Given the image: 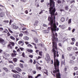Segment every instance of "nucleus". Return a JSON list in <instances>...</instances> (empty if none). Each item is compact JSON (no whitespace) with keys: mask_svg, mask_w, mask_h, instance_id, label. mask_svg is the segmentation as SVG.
I'll return each instance as SVG.
<instances>
[{"mask_svg":"<svg viewBox=\"0 0 78 78\" xmlns=\"http://www.w3.org/2000/svg\"><path fill=\"white\" fill-rule=\"evenodd\" d=\"M54 25H55V26H54L53 27V26H52L51 30L52 31V38L53 47L52 51L54 52V59H55V58H56V51L55 50H57V44H56V42H57V41H58V38L57 37L58 35H57V34L56 33H55V34L53 33V32L54 31L55 32L56 31H58L59 30V28H57V26H56L55 23H54Z\"/></svg>","mask_w":78,"mask_h":78,"instance_id":"f257e3e1","label":"nucleus"},{"mask_svg":"<svg viewBox=\"0 0 78 78\" xmlns=\"http://www.w3.org/2000/svg\"><path fill=\"white\" fill-rule=\"evenodd\" d=\"M59 62L58 60L56 59H54V65L55 68V70L53 71L54 73H56V78H61V74L59 73Z\"/></svg>","mask_w":78,"mask_h":78,"instance_id":"f03ea898","label":"nucleus"},{"mask_svg":"<svg viewBox=\"0 0 78 78\" xmlns=\"http://www.w3.org/2000/svg\"><path fill=\"white\" fill-rule=\"evenodd\" d=\"M47 5L48 7H50L49 8L50 14H51V15H53L54 13L56 11L55 8V2L53 0H50V3H47Z\"/></svg>","mask_w":78,"mask_h":78,"instance_id":"7ed1b4c3","label":"nucleus"},{"mask_svg":"<svg viewBox=\"0 0 78 78\" xmlns=\"http://www.w3.org/2000/svg\"><path fill=\"white\" fill-rule=\"evenodd\" d=\"M48 21H50V25L51 26H53V27H54V26H55V25L53 24V18L50 16H49L48 19Z\"/></svg>","mask_w":78,"mask_h":78,"instance_id":"20e7f679","label":"nucleus"},{"mask_svg":"<svg viewBox=\"0 0 78 78\" xmlns=\"http://www.w3.org/2000/svg\"><path fill=\"white\" fill-rule=\"evenodd\" d=\"M16 70H12V72H14V73H18L17 71L18 72H21L22 71V69L20 68L17 67L15 68Z\"/></svg>","mask_w":78,"mask_h":78,"instance_id":"39448f33","label":"nucleus"},{"mask_svg":"<svg viewBox=\"0 0 78 78\" xmlns=\"http://www.w3.org/2000/svg\"><path fill=\"white\" fill-rule=\"evenodd\" d=\"M45 59L48 63H49V61H50L51 60L50 58V55H49V54H47L46 55V58H45Z\"/></svg>","mask_w":78,"mask_h":78,"instance_id":"423d86ee","label":"nucleus"},{"mask_svg":"<svg viewBox=\"0 0 78 78\" xmlns=\"http://www.w3.org/2000/svg\"><path fill=\"white\" fill-rule=\"evenodd\" d=\"M12 28L15 29V30H17V29L19 28V27L17 26H16V25L14 23H13L12 25Z\"/></svg>","mask_w":78,"mask_h":78,"instance_id":"0eeeda50","label":"nucleus"},{"mask_svg":"<svg viewBox=\"0 0 78 78\" xmlns=\"http://www.w3.org/2000/svg\"><path fill=\"white\" fill-rule=\"evenodd\" d=\"M0 42L2 45H5L6 44V42L4 41V40L1 38H0Z\"/></svg>","mask_w":78,"mask_h":78,"instance_id":"6e6552de","label":"nucleus"},{"mask_svg":"<svg viewBox=\"0 0 78 78\" xmlns=\"http://www.w3.org/2000/svg\"><path fill=\"white\" fill-rule=\"evenodd\" d=\"M13 78H19L20 77V75L19 74H15L12 75Z\"/></svg>","mask_w":78,"mask_h":78,"instance_id":"1a4fd4ad","label":"nucleus"},{"mask_svg":"<svg viewBox=\"0 0 78 78\" xmlns=\"http://www.w3.org/2000/svg\"><path fill=\"white\" fill-rule=\"evenodd\" d=\"M19 44H21V45H23L24 44V42L23 41L21 40L18 42Z\"/></svg>","mask_w":78,"mask_h":78,"instance_id":"9d476101","label":"nucleus"},{"mask_svg":"<svg viewBox=\"0 0 78 78\" xmlns=\"http://www.w3.org/2000/svg\"><path fill=\"white\" fill-rule=\"evenodd\" d=\"M5 16V13L3 12H2L0 13V17H2Z\"/></svg>","mask_w":78,"mask_h":78,"instance_id":"9b49d317","label":"nucleus"},{"mask_svg":"<svg viewBox=\"0 0 78 78\" xmlns=\"http://www.w3.org/2000/svg\"><path fill=\"white\" fill-rule=\"evenodd\" d=\"M23 39L25 41H28L29 39V38L27 36H24L23 37Z\"/></svg>","mask_w":78,"mask_h":78,"instance_id":"f8f14e48","label":"nucleus"},{"mask_svg":"<svg viewBox=\"0 0 78 78\" xmlns=\"http://www.w3.org/2000/svg\"><path fill=\"white\" fill-rule=\"evenodd\" d=\"M39 23V21H38V20L35 21L34 24V26H37V23Z\"/></svg>","mask_w":78,"mask_h":78,"instance_id":"ddd939ff","label":"nucleus"},{"mask_svg":"<svg viewBox=\"0 0 78 78\" xmlns=\"http://www.w3.org/2000/svg\"><path fill=\"white\" fill-rule=\"evenodd\" d=\"M10 38L11 39L13 40V41H15V40H16V38L12 36H10Z\"/></svg>","mask_w":78,"mask_h":78,"instance_id":"4468645a","label":"nucleus"},{"mask_svg":"<svg viewBox=\"0 0 78 78\" xmlns=\"http://www.w3.org/2000/svg\"><path fill=\"white\" fill-rule=\"evenodd\" d=\"M16 55L17 53H12L11 54L12 57H14V56H16Z\"/></svg>","mask_w":78,"mask_h":78,"instance_id":"2eb2a0df","label":"nucleus"},{"mask_svg":"<svg viewBox=\"0 0 78 78\" xmlns=\"http://www.w3.org/2000/svg\"><path fill=\"white\" fill-rule=\"evenodd\" d=\"M55 12H54V14L53 15H51V13H50V15L51 16V17H52V18L53 19V16L54 17V19H56V18L55 17Z\"/></svg>","mask_w":78,"mask_h":78,"instance_id":"dca6fc26","label":"nucleus"},{"mask_svg":"<svg viewBox=\"0 0 78 78\" xmlns=\"http://www.w3.org/2000/svg\"><path fill=\"white\" fill-rule=\"evenodd\" d=\"M3 69L4 70H5V72H8V69L4 67L3 68Z\"/></svg>","mask_w":78,"mask_h":78,"instance_id":"f3484780","label":"nucleus"},{"mask_svg":"<svg viewBox=\"0 0 78 78\" xmlns=\"http://www.w3.org/2000/svg\"><path fill=\"white\" fill-rule=\"evenodd\" d=\"M71 22H72V19H69L68 20L69 25V24H70Z\"/></svg>","mask_w":78,"mask_h":78,"instance_id":"a211bd4d","label":"nucleus"},{"mask_svg":"<svg viewBox=\"0 0 78 78\" xmlns=\"http://www.w3.org/2000/svg\"><path fill=\"white\" fill-rule=\"evenodd\" d=\"M61 21L62 22H64L65 21V18L64 17H62L61 18Z\"/></svg>","mask_w":78,"mask_h":78,"instance_id":"6ab92c4d","label":"nucleus"},{"mask_svg":"<svg viewBox=\"0 0 78 78\" xmlns=\"http://www.w3.org/2000/svg\"><path fill=\"white\" fill-rule=\"evenodd\" d=\"M13 60L14 62H17V58H13Z\"/></svg>","mask_w":78,"mask_h":78,"instance_id":"aec40b11","label":"nucleus"},{"mask_svg":"<svg viewBox=\"0 0 78 78\" xmlns=\"http://www.w3.org/2000/svg\"><path fill=\"white\" fill-rule=\"evenodd\" d=\"M65 9L66 10H67L69 9V6L68 5H66L65 6Z\"/></svg>","mask_w":78,"mask_h":78,"instance_id":"412c9836","label":"nucleus"},{"mask_svg":"<svg viewBox=\"0 0 78 78\" xmlns=\"http://www.w3.org/2000/svg\"><path fill=\"white\" fill-rule=\"evenodd\" d=\"M35 42H36L37 43V42H38V39L37 38H35Z\"/></svg>","mask_w":78,"mask_h":78,"instance_id":"4be33fe9","label":"nucleus"},{"mask_svg":"<svg viewBox=\"0 0 78 78\" xmlns=\"http://www.w3.org/2000/svg\"><path fill=\"white\" fill-rule=\"evenodd\" d=\"M5 55L7 57H9L10 56V55L6 53L5 54Z\"/></svg>","mask_w":78,"mask_h":78,"instance_id":"5701e85b","label":"nucleus"},{"mask_svg":"<svg viewBox=\"0 0 78 78\" xmlns=\"http://www.w3.org/2000/svg\"><path fill=\"white\" fill-rule=\"evenodd\" d=\"M9 67H10V69H13V66L11 65H10L9 66Z\"/></svg>","mask_w":78,"mask_h":78,"instance_id":"b1692460","label":"nucleus"},{"mask_svg":"<svg viewBox=\"0 0 78 78\" xmlns=\"http://www.w3.org/2000/svg\"><path fill=\"white\" fill-rule=\"evenodd\" d=\"M67 68H68V66H66L65 67V69H64V71H66L67 69Z\"/></svg>","mask_w":78,"mask_h":78,"instance_id":"393cba45","label":"nucleus"},{"mask_svg":"<svg viewBox=\"0 0 78 78\" xmlns=\"http://www.w3.org/2000/svg\"><path fill=\"white\" fill-rule=\"evenodd\" d=\"M69 63H70V64H73V63H74V61H73L71 60L69 61Z\"/></svg>","mask_w":78,"mask_h":78,"instance_id":"a878e982","label":"nucleus"},{"mask_svg":"<svg viewBox=\"0 0 78 78\" xmlns=\"http://www.w3.org/2000/svg\"><path fill=\"white\" fill-rule=\"evenodd\" d=\"M8 30L9 31V32H10L11 33H13V32H12V31L9 28H8Z\"/></svg>","mask_w":78,"mask_h":78,"instance_id":"bb28decb","label":"nucleus"},{"mask_svg":"<svg viewBox=\"0 0 78 78\" xmlns=\"http://www.w3.org/2000/svg\"><path fill=\"white\" fill-rule=\"evenodd\" d=\"M44 31L45 33H49V31L48 30H44Z\"/></svg>","mask_w":78,"mask_h":78,"instance_id":"cd10ccee","label":"nucleus"},{"mask_svg":"<svg viewBox=\"0 0 78 78\" xmlns=\"http://www.w3.org/2000/svg\"><path fill=\"white\" fill-rule=\"evenodd\" d=\"M71 49H72V48L71 47H68L67 48V49L69 51L71 50Z\"/></svg>","mask_w":78,"mask_h":78,"instance_id":"c85d7f7f","label":"nucleus"},{"mask_svg":"<svg viewBox=\"0 0 78 78\" xmlns=\"http://www.w3.org/2000/svg\"><path fill=\"white\" fill-rule=\"evenodd\" d=\"M3 22L5 23H8V22H9V21L7 20H5L3 21Z\"/></svg>","mask_w":78,"mask_h":78,"instance_id":"c756f323","label":"nucleus"},{"mask_svg":"<svg viewBox=\"0 0 78 78\" xmlns=\"http://www.w3.org/2000/svg\"><path fill=\"white\" fill-rule=\"evenodd\" d=\"M7 36L8 37V36H11V34H10V33H9V32H8L7 33Z\"/></svg>","mask_w":78,"mask_h":78,"instance_id":"7c9ffc66","label":"nucleus"},{"mask_svg":"<svg viewBox=\"0 0 78 78\" xmlns=\"http://www.w3.org/2000/svg\"><path fill=\"white\" fill-rule=\"evenodd\" d=\"M75 3V0L71 1L70 2V4H72V3Z\"/></svg>","mask_w":78,"mask_h":78,"instance_id":"2f4dec72","label":"nucleus"},{"mask_svg":"<svg viewBox=\"0 0 78 78\" xmlns=\"http://www.w3.org/2000/svg\"><path fill=\"white\" fill-rule=\"evenodd\" d=\"M20 67H21V68H23V65H22V64H20Z\"/></svg>","mask_w":78,"mask_h":78,"instance_id":"473e14b6","label":"nucleus"},{"mask_svg":"<svg viewBox=\"0 0 78 78\" xmlns=\"http://www.w3.org/2000/svg\"><path fill=\"white\" fill-rule=\"evenodd\" d=\"M63 64H64V65H65V63L64 62V61H62L61 62V65H63Z\"/></svg>","mask_w":78,"mask_h":78,"instance_id":"72a5a7b5","label":"nucleus"},{"mask_svg":"<svg viewBox=\"0 0 78 78\" xmlns=\"http://www.w3.org/2000/svg\"><path fill=\"white\" fill-rule=\"evenodd\" d=\"M27 46H28V47H31V48L32 47V45H31V44H28L27 45Z\"/></svg>","mask_w":78,"mask_h":78,"instance_id":"f704fd0d","label":"nucleus"},{"mask_svg":"<svg viewBox=\"0 0 78 78\" xmlns=\"http://www.w3.org/2000/svg\"><path fill=\"white\" fill-rule=\"evenodd\" d=\"M42 52H41V51L39 52V55L41 56H42Z\"/></svg>","mask_w":78,"mask_h":78,"instance_id":"c9c22d12","label":"nucleus"},{"mask_svg":"<svg viewBox=\"0 0 78 78\" xmlns=\"http://www.w3.org/2000/svg\"><path fill=\"white\" fill-rule=\"evenodd\" d=\"M19 35L20 37H22L23 36V34H20Z\"/></svg>","mask_w":78,"mask_h":78,"instance_id":"e433bc0d","label":"nucleus"},{"mask_svg":"<svg viewBox=\"0 0 78 78\" xmlns=\"http://www.w3.org/2000/svg\"><path fill=\"white\" fill-rule=\"evenodd\" d=\"M74 70H76L78 69V67H75L74 68Z\"/></svg>","mask_w":78,"mask_h":78,"instance_id":"4c0bfd02","label":"nucleus"},{"mask_svg":"<svg viewBox=\"0 0 78 78\" xmlns=\"http://www.w3.org/2000/svg\"><path fill=\"white\" fill-rule=\"evenodd\" d=\"M73 48L74 50H77V48L76 47H74Z\"/></svg>","mask_w":78,"mask_h":78,"instance_id":"58836bf2","label":"nucleus"},{"mask_svg":"<svg viewBox=\"0 0 78 78\" xmlns=\"http://www.w3.org/2000/svg\"><path fill=\"white\" fill-rule=\"evenodd\" d=\"M23 33L25 34H27V33H28V31H25L23 32Z\"/></svg>","mask_w":78,"mask_h":78,"instance_id":"ea45409f","label":"nucleus"},{"mask_svg":"<svg viewBox=\"0 0 78 78\" xmlns=\"http://www.w3.org/2000/svg\"><path fill=\"white\" fill-rule=\"evenodd\" d=\"M51 28L50 27H48V28L47 31H48L49 30H50V29H51V27H52V26H51Z\"/></svg>","mask_w":78,"mask_h":78,"instance_id":"a19ab883","label":"nucleus"},{"mask_svg":"<svg viewBox=\"0 0 78 78\" xmlns=\"http://www.w3.org/2000/svg\"><path fill=\"white\" fill-rule=\"evenodd\" d=\"M8 47H9V48H12V46H11V44H9L8 45Z\"/></svg>","mask_w":78,"mask_h":78,"instance_id":"79ce46f5","label":"nucleus"},{"mask_svg":"<svg viewBox=\"0 0 78 78\" xmlns=\"http://www.w3.org/2000/svg\"><path fill=\"white\" fill-rule=\"evenodd\" d=\"M22 56H23L24 58H25V53L24 52H23L22 54Z\"/></svg>","mask_w":78,"mask_h":78,"instance_id":"37998d69","label":"nucleus"},{"mask_svg":"<svg viewBox=\"0 0 78 78\" xmlns=\"http://www.w3.org/2000/svg\"><path fill=\"white\" fill-rule=\"evenodd\" d=\"M43 13V10H41V12L39 13V14H41Z\"/></svg>","mask_w":78,"mask_h":78,"instance_id":"c03bdc74","label":"nucleus"},{"mask_svg":"<svg viewBox=\"0 0 78 78\" xmlns=\"http://www.w3.org/2000/svg\"><path fill=\"white\" fill-rule=\"evenodd\" d=\"M11 44L12 46H14V42H11Z\"/></svg>","mask_w":78,"mask_h":78,"instance_id":"a18cd8bd","label":"nucleus"},{"mask_svg":"<svg viewBox=\"0 0 78 78\" xmlns=\"http://www.w3.org/2000/svg\"><path fill=\"white\" fill-rule=\"evenodd\" d=\"M29 57L31 58H32L33 57V56L32 55H30L29 56Z\"/></svg>","mask_w":78,"mask_h":78,"instance_id":"49530a36","label":"nucleus"},{"mask_svg":"<svg viewBox=\"0 0 78 78\" xmlns=\"http://www.w3.org/2000/svg\"><path fill=\"white\" fill-rule=\"evenodd\" d=\"M20 50H21V51H23V50H24V49L22 48H20Z\"/></svg>","mask_w":78,"mask_h":78,"instance_id":"de8ad7c7","label":"nucleus"},{"mask_svg":"<svg viewBox=\"0 0 78 78\" xmlns=\"http://www.w3.org/2000/svg\"><path fill=\"white\" fill-rule=\"evenodd\" d=\"M57 2L58 4L61 3V1L60 0H58Z\"/></svg>","mask_w":78,"mask_h":78,"instance_id":"09e8293b","label":"nucleus"},{"mask_svg":"<svg viewBox=\"0 0 78 78\" xmlns=\"http://www.w3.org/2000/svg\"><path fill=\"white\" fill-rule=\"evenodd\" d=\"M43 27H48V26L46 24H43Z\"/></svg>","mask_w":78,"mask_h":78,"instance_id":"8fccbe9b","label":"nucleus"},{"mask_svg":"<svg viewBox=\"0 0 78 78\" xmlns=\"http://www.w3.org/2000/svg\"><path fill=\"white\" fill-rule=\"evenodd\" d=\"M72 59L74 60L75 59V56H73V57H72Z\"/></svg>","mask_w":78,"mask_h":78,"instance_id":"3c124183","label":"nucleus"},{"mask_svg":"<svg viewBox=\"0 0 78 78\" xmlns=\"http://www.w3.org/2000/svg\"><path fill=\"white\" fill-rule=\"evenodd\" d=\"M26 28L24 27L22 29V30H23V31H24V30H26Z\"/></svg>","mask_w":78,"mask_h":78,"instance_id":"603ef678","label":"nucleus"},{"mask_svg":"<svg viewBox=\"0 0 78 78\" xmlns=\"http://www.w3.org/2000/svg\"><path fill=\"white\" fill-rule=\"evenodd\" d=\"M13 52L14 53H17V51H16L13 50Z\"/></svg>","mask_w":78,"mask_h":78,"instance_id":"864d4df0","label":"nucleus"},{"mask_svg":"<svg viewBox=\"0 0 78 78\" xmlns=\"http://www.w3.org/2000/svg\"><path fill=\"white\" fill-rule=\"evenodd\" d=\"M20 26H21V27H23V25L24 26L25 25L24 24H20Z\"/></svg>","mask_w":78,"mask_h":78,"instance_id":"5fc2aeb1","label":"nucleus"},{"mask_svg":"<svg viewBox=\"0 0 78 78\" xmlns=\"http://www.w3.org/2000/svg\"><path fill=\"white\" fill-rule=\"evenodd\" d=\"M33 72L34 74H36V71H33Z\"/></svg>","mask_w":78,"mask_h":78,"instance_id":"6e6d98bb","label":"nucleus"},{"mask_svg":"<svg viewBox=\"0 0 78 78\" xmlns=\"http://www.w3.org/2000/svg\"><path fill=\"white\" fill-rule=\"evenodd\" d=\"M9 63H12V64H13V62L12 61H9Z\"/></svg>","mask_w":78,"mask_h":78,"instance_id":"4d7b16f0","label":"nucleus"},{"mask_svg":"<svg viewBox=\"0 0 78 78\" xmlns=\"http://www.w3.org/2000/svg\"><path fill=\"white\" fill-rule=\"evenodd\" d=\"M71 40H72V41H73H73H75V38H72L71 39Z\"/></svg>","mask_w":78,"mask_h":78,"instance_id":"13d9d810","label":"nucleus"},{"mask_svg":"<svg viewBox=\"0 0 78 78\" xmlns=\"http://www.w3.org/2000/svg\"><path fill=\"white\" fill-rule=\"evenodd\" d=\"M30 62H31V63H32V62H33V60H32L31 59H30Z\"/></svg>","mask_w":78,"mask_h":78,"instance_id":"bf43d9fd","label":"nucleus"},{"mask_svg":"<svg viewBox=\"0 0 78 78\" xmlns=\"http://www.w3.org/2000/svg\"><path fill=\"white\" fill-rule=\"evenodd\" d=\"M76 46H77V47H78V42H76Z\"/></svg>","mask_w":78,"mask_h":78,"instance_id":"052dcab7","label":"nucleus"},{"mask_svg":"<svg viewBox=\"0 0 78 78\" xmlns=\"http://www.w3.org/2000/svg\"><path fill=\"white\" fill-rule=\"evenodd\" d=\"M62 59H64L65 57H64V54L62 55Z\"/></svg>","mask_w":78,"mask_h":78,"instance_id":"680f3d73","label":"nucleus"},{"mask_svg":"<svg viewBox=\"0 0 78 78\" xmlns=\"http://www.w3.org/2000/svg\"><path fill=\"white\" fill-rule=\"evenodd\" d=\"M58 45L59 46H60V47H62V45L61 43H59Z\"/></svg>","mask_w":78,"mask_h":78,"instance_id":"e2e57ef3","label":"nucleus"},{"mask_svg":"<svg viewBox=\"0 0 78 78\" xmlns=\"http://www.w3.org/2000/svg\"><path fill=\"white\" fill-rule=\"evenodd\" d=\"M36 53H37V54H38V52H39V50H36Z\"/></svg>","mask_w":78,"mask_h":78,"instance_id":"0e129e2a","label":"nucleus"},{"mask_svg":"<svg viewBox=\"0 0 78 78\" xmlns=\"http://www.w3.org/2000/svg\"><path fill=\"white\" fill-rule=\"evenodd\" d=\"M28 10H26V11H25V13L26 14H28Z\"/></svg>","mask_w":78,"mask_h":78,"instance_id":"69168bd1","label":"nucleus"},{"mask_svg":"<svg viewBox=\"0 0 78 78\" xmlns=\"http://www.w3.org/2000/svg\"><path fill=\"white\" fill-rule=\"evenodd\" d=\"M29 78H33V77L31 76H28Z\"/></svg>","mask_w":78,"mask_h":78,"instance_id":"338daca9","label":"nucleus"},{"mask_svg":"<svg viewBox=\"0 0 78 78\" xmlns=\"http://www.w3.org/2000/svg\"><path fill=\"white\" fill-rule=\"evenodd\" d=\"M76 75H78V71H77L76 72Z\"/></svg>","mask_w":78,"mask_h":78,"instance_id":"774afa93","label":"nucleus"}]
</instances>
